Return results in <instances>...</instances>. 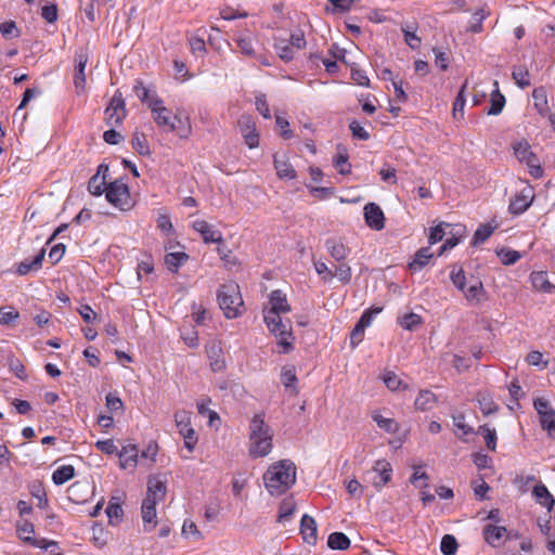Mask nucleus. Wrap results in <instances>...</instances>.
<instances>
[{"mask_svg": "<svg viewBox=\"0 0 555 555\" xmlns=\"http://www.w3.org/2000/svg\"><path fill=\"white\" fill-rule=\"evenodd\" d=\"M106 181L104 178H99V175H93L88 182V191L95 196H100L105 192Z\"/></svg>", "mask_w": 555, "mask_h": 555, "instance_id": "obj_48", "label": "nucleus"}, {"mask_svg": "<svg viewBox=\"0 0 555 555\" xmlns=\"http://www.w3.org/2000/svg\"><path fill=\"white\" fill-rule=\"evenodd\" d=\"M158 502H155L151 499H144L142 506H141V513H142V519L144 522V529L145 531H151L155 525H156V504Z\"/></svg>", "mask_w": 555, "mask_h": 555, "instance_id": "obj_18", "label": "nucleus"}, {"mask_svg": "<svg viewBox=\"0 0 555 555\" xmlns=\"http://www.w3.org/2000/svg\"><path fill=\"white\" fill-rule=\"evenodd\" d=\"M392 468L390 463L385 460L376 461L373 468L366 472V477L370 478L376 489H382L391 479Z\"/></svg>", "mask_w": 555, "mask_h": 555, "instance_id": "obj_9", "label": "nucleus"}, {"mask_svg": "<svg viewBox=\"0 0 555 555\" xmlns=\"http://www.w3.org/2000/svg\"><path fill=\"white\" fill-rule=\"evenodd\" d=\"M66 250V246L63 243L55 244L50 253H49V259L51 260L52 264H56L62 257L64 256Z\"/></svg>", "mask_w": 555, "mask_h": 555, "instance_id": "obj_62", "label": "nucleus"}, {"mask_svg": "<svg viewBox=\"0 0 555 555\" xmlns=\"http://www.w3.org/2000/svg\"><path fill=\"white\" fill-rule=\"evenodd\" d=\"M532 495L540 505L546 507L548 511H551L555 505L554 496L542 482H539L533 487Z\"/></svg>", "mask_w": 555, "mask_h": 555, "instance_id": "obj_24", "label": "nucleus"}, {"mask_svg": "<svg viewBox=\"0 0 555 555\" xmlns=\"http://www.w3.org/2000/svg\"><path fill=\"white\" fill-rule=\"evenodd\" d=\"M494 228L495 227H492L489 223L480 224L474 234L473 245H478L486 242L493 233Z\"/></svg>", "mask_w": 555, "mask_h": 555, "instance_id": "obj_45", "label": "nucleus"}, {"mask_svg": "<svg viewBox=\"0 0 555 555\" xmlns=\"http://www.w3.org/2000/svg\"><path fill=\"white\" fill-rule=\"evenodd\" d=\"M270 308L264 309L263 312L269 313H286L291 311V306L287 302L286 295L280 291H272L269 296Z\"/></svg>", "mask_w": 555, "mask_h": 555, "instance_id": "obj_14", "label": "nucleus"}, {"mask_svg": "<svg viewBox=\"0 0 555 555\" xmlns=\"http://www.w3.org/2000/svg\"><path fill=\"white\" fill-rule=\"evenodd\" d=\"M16 531H17L18 538L23 542L28 543V544H30L33 546H36V547H39V548H43V550H48V547L50 545H56V543L53 542V541L48 542L46 540H37V539H35L31 535L35 532V527L28 520H24L23 522H18L16 525Z\"/></svg>", "mask_w": 555, "mask_h": 555, "instance_id": "obj_10", "label": "nucleus"}, {"mask_svg": "<svg viewBox=\"0 0 555 555\" xmlns=\"http://www.w3.org/2000/svg\"><path fill=\"white\" fill-rule=\"evenodd\" d=\"M467 86H468V81L465 80L454 100L453 109H452L454 118H462L464 115V106L466 103L464 92H465Z\"/></svg>", "mask_w": 555, "mask_h": 555, "instance_id": "obj_36", "label": "nucleus"}, {"mask_svg": "<svg viewBox=\"0 0 555 555\" xmlns=\"http://www.w3.org/2000/svg\"><path fill=\"white\" fill-rule=\"evenodd\" d=\"M193 229L201 233L205 243H220L222 242V234L220 231L214 229L205 220H195L193 222Z\"/></svg>", "mask_w": 555, "mask_h": 555, "instance_id": "obj_13", "label": "nucleus"}, {"mask_svg": "<svg viewBox=\"0 0 555 555\" xmlns=\"http://www.w3.org/2000/svg\"><path fill=\"white\" fill-rule=\"evenodd\" d=\"M138 448L137 446L129 444L121 449V451L118 452V456L120 459V465L122 468H126L128 466H135L137 460H138Z\"/></svg>", "mask_w": 555, "mask_h": 555, "instance_id": "obj_28", "label": "nucleus"}, {"mask_svg": "<svg viewBox=\"0 0 555 555\" xmlns=\"http://www.w3.org/2000/svg\"><path fill=\"white\" fill-rule=\"evenodd\" d=\"M465 298L472 302H480L481 295L483 294V285L480 281H477L475 284L470 285L468 288L465 287L464 292H462Z\"/></svg>", "mask_w": 555, "mask_h": 555, "instance_id": "obj_43", "label": "nucleus"}, {"mask_svg": "<svg viewBox=\"0 0 555 555\" xmlns=\"http://www.w3.org/2000/svg\"><path fill=\"white\" fill-rule=\"evenodd\" d=\"M446 227H450V224L446 223V222H441L430 230V233L428 236V242L430 245H434V244L442 241V238L446 235V231H444Z\"/></svg>", "mask_w": 555, "mask_h": 555, "instance_id": "obj_53", "label": "nucleus"}, {"mask_svg": "<svg viewBox=\"0 0 555 555\" xmlns=\"http://www.w3.org/2000/svg\"><path fill=\"white\" fill-rule=\"evenodd\" d=\"M453 425L461 429L463 435H470L474 434L473 427L468 426L465 423V415L463 413H454L452 414Z\"/></svg>", "mask_w": 555, "mask_h": 555, "instance_id": "obj_54", "label": "nucleus"}, {"mask_svg": "<svg viewBox=\"0 0 555 555\" xmlns=\"http://www.w3.org/2000/svg\"><path fill=\"white\" fill-rule=\"evenodd\" d=\"M221 349L216 348L215 346L208 351L209 358L211 360L210 366L212 371H221L225 367V361L220 357Z\"/></svg>", "mask_w": 555, "mask_h": 555, "instance_id": "obj_50", "label": "nucleus"}, {"mask_svg": "<svg viewBox=\"0 0 555 555\" xmlns=\"http://www.w3.org/2000/svg\"><path fill=\"white\" fill-rule=\"evenodd\" d=\"M132 147L140 154V155H150L151 150L147 144L146 137L143 132L134 131L132 141H131Z\"/></svg>", "mask_w": 555, "mask_h": 555, "instance_id": "obj_37", "label": "nucleus"}, {"mask_svg": "<svg viewBox=\"0 0 555 555\" xmlns=\"http://www.w3.org/2000/svg\"><path fill=\"white\" fill-rule=\"evenodd\" d=\"M334 166L338 169L340 175H348L351 170V165L348 163L346 154H339L334 158Z\"/></svg>", "mask_w": 555, "mask_h": 555, "instance_id": "obj_57", "label": "nucleus"}, {"mask_svg": "<svg viewBox=\"0 0 555 555\" xmlns=\"http://www.w3.org/2000/svg\"><path fill=\"white\" fill-rule=\"evenodd\" d=\"M450 279L453 285L461 292H464L466 287V276L464 270L460 267L456 269V266L453 267Z\"/></svg>", "mask_w": 555, "mask_h": 555, "instance_id": "obj_49", "label": "nucleus"}, {"mask_svg": "<svg viewBox=\"0 0 555 555\" xmlns=\"http://www.w3.org/2000/svg\"><path fill=\"white\" fill-rule=\"evenodd\" d=\"M86 66L76 65L75 66V77H74V85L77 90H85L86 86V74H85Z\"/></svg>", "mask_w": 555, "mask_h": 555, "instance_id": "obj_61", "label": "nucleus"}, {"mask_svg": "<svg viewBox=\"0 0 555 555\" xmlns=\"http://www.w3.org/2000/svg\"><path fill=\"white\" fill-rule=\"evenodd\" d=\"M514 154L519 162H525L529 167H534V163H538L535 154L526 141L514 145Z\"/></svg>", "mask_w": 555, "mask_h": 555, "instance_id": "obj_23", "label": "nucleus"}, {"mask_svg": "<svg viewBox=\"0 0 555 555\" xmlns=\"http://www.w3.org/2000/svg\"><path fill=\"white\" fill-rule=\"evenodd\" d=\"M103 140L111 145L119 144L124 141V137L121 133L116 131L115 129H108L103 133Z\"/></svg>", "mask_w": 555, "mask_h": 555, "instance_id": "obj_64", "label": "nucleus"}, {"mask_svg": "<svg viewBox=\"0 0 555 555\" xmlns=\"http://www.w3.org/2000/svg\"><path fill=\"white\" fill-rule=\"evenodd\" d=\"M46 250L42 248L33 260H23L17 264V273L20 275H26L30 271H38L42 267V261L44 259Z\"/></svg>", "mask_w": 555, "mask_h": 555, "instance_id": "obj_25", "label": "nucleus"}, {"mask_svg": "<svg viewBox=\"0 0 555 555\" xmlns=\"http://www.w3.org/2000/svg\"><path fill=\"white\" fill-rule=\"evenodd\" d=\"M349 129L354 139L363 140V141H366L370 139V133L357 120H352L349 124Z\"/></svg>", "mask_w": 555, "mask_h": 555, "instance_id": "obj_55", "label": "nucleus"}, {"mask_svg": "<svg viewBox=\"0 0 555 555\" xmlns=\"http://www.w3.org/2000/svg\"><path fill=\"white\" fill-rule=\"evenodd\" d=\"M325 247L330 255L339 262L346 259L350 253V248H348L341 241L336 238H327L325 241Z\"/></svg>", "mask_w": 555, "mask_h": 555, "instance_id": "obj_22", "label": "nucleus"}, {"mask_svg": "<svg viewBox=\"0 0 555 555\" xmlns=\"http://www.w3.org/2000/svg\"><path fill=\"white\" fill-rule=\"evenodd\" d=\"M233 42V49L237 48L242 53L251 55L255 53L253 37H230Z\"/></svg>", "mask_w": 555, "mask_h": 555, "instance_id": "obj_41", "label": "nucleus"}, {"mask_svg": "<svg viewBox=\"0 0 555 555\" xmlns=\"http://www.w3.org/2000/svg\"><path fill=\"white\" fill-rule=\"evenodd\" d=\"M459 544L456 539L451 534H444L441 539L440 550L443 555H454Z\"/></svg>", "mask_w": 555, "mask_h": 555, "instance_id": "obj_47", "label": "nucleus"}, {"mask_svg": "<svg viewBox=\"0 0 555 555\" xmlns=\"http://www.w3.org/2000/svg\"><path fill=\"white\" fill-rule=\"evenodd\" d=\"M364 218L366 224L373 230L379 231L385 227L384 212L375 203H367L364 206Z\"/></svg>", "mask_w": 555, "mask_h": 555, "instance_id": "obj_12", "label": "nucleus"}, {"mask_svg": "<svg viewBox=\"0 0 555 555\" xmlns=\"http://www.w3.org/2000/svg\"><path fill=\"white\" fill-rule=\"evenodd\" d=\"M495 90L491 93V106L488 109V115H499L505 105V96L499 91L498 81H494Z\"/></svg>", "mask_w": 555, "mask_h": 555, "instance_id": "obj_29", "label": "nucleus"}, {"mask_svg": "<svg viewBox=\"0 0 555 555\" xmlns=\"http://www.w3.org/2000/svg\"><path fill=\"white\" fill-rule=\"evenodd\" d=\"M274 49L278 55L285 62L293 60L294 49L287 38H279L274 42Z\"/></svg>", "mask_w": 555, "mask_h": 555, "instance_id": "obj_30", "label": "nucleus"}, {"mask_svg": "<svg viewBox=\"0 0 555 555\" xmlns=\"http://www.w3.org/2000/svg\"><path fill=\"white\" fill-rule=\"evenodd\" d=\"M498 255L502 263L506 266L514 264L520 258V254L512 249H502Z\"/></svg>", "mask_w": 555, "mask_h": 555, "instance_id": "obj_58", "label": "nucleus"}, {"mask_svg": "<svg viewBox=\"0 0 555 555\" xmlns=\"http://www.w3.org/2000/svg\"><path fill=\"white\" fill-rule=\"evenodd\" d=\"M433 52L435 54L436 66L439 67L440 70L446 72L449 68L450 64L449 49L434 47Z\"/></svg>", "mask_w": 555, "mask_h": 555, "instance_id": "obj_40", "label": "nucleus"}, {"mask_svg": "<svg viewBox=\"0 0 555 555\" xmlns=\"http://www.w3.org/2000/svg\"><path fill=\"white\" fill-rule=\"evenodd\" d=\"M533 406L539 414L542 428L547 431L550 437H553L555 435V410L544 398H537Z\"/></svg>", "mask_w": 555, "mask_h": 555, "instance_id": "obj_8", "label": "nucleus"}, {"mask_svg": "<svg viewBox=\"0 0 555 555\" xmlns=\"http://www.w3.org/2000/svg\"><path fill=\"white\" fill-rule=\"evenodd\" d=\"M531 204V191H522L511 199L508 210L513 215H520L525 212Z\"/></svg>", "mask_w": 555, "mask_h": 555, "instance_id": "obj_21", "label": "nucleus"}, {"mask_svg": "<svg viewBox=\"0 0 555 555\" xmlns=\"http://www.w3.org/2000/svg\"><path fill=\"white\" fill-rule=\"evenodd\" d=\"M240 131L244 138L245 144L249 149H255L259 145V133L256 129V124L251 116L243 115L238 119Z\"/></svg>", "mask_w": 555, "mask_h": 555, "instance_id": "obj_11", "label": "nucleus"}, {"mask_svg": "<svg viewBox=\"0 0 555 555\" xmlns=\"http://www.w3.org/2000/svg\"><path fill=\"white\" fill-rule=\"evenodd\" d=\"M127 112L121 92L117 90L105 109V121L108 126H119L126 118Z\"/></svg>", "mask_w": 555, "mask_h": 555, "instance_id": "obj_7", "label": "nucleus"}, {"mask_svg": "<svg viewBox=\"0 0 555 555\" xmlns=\"http://www.w3.org/2000/svg\"><path fill=\"white\" fill-rule=\"evenodd\" d=\"M422 322L421 315L413 312L406 313L399 319L400 326L408 331H414Z\"/></svg>", "mask_w": 555, "mask_h": 555, "instance_id": "obj_44", "label": "nucleus"}, {"mask_svg": "<svg viewBox=\"0 0 555 555\" xmlns=\"http://www.w3.org/2000/svg\"><path fill=\"white\" fill-rule=\"evenodd\" d=\"M512 77L515 81V83L520 89H526L530 86V79H529V70L524 65H518L513 67Z\"/></svg>", "mask_w": 555, "mask_h": 555, "instance_id": "obj_34", "label": "nucleus"}, {"mask_svg": "<svg viewBox=\"0 0 555 555\" xmlns=\"http://www.w3.org/2000/svg\"><path fill=\"white\" fill-rule=\"evenodd\" d=\"M273 164L280 179L293 180L297 177L296 170L285 155L275 154Z\"/></svg>", "mask_w": 555, "mask_h": 555, "instance_id": "obj_15", "label": "nucleus"}, {"mask_svg": "<svg viewBox=\"0 0 555 555\" xmlns=\"http://www.w3.org/2000/svg\"><path fill=\"white\" fill-rule=\"evenodd\" d=\"M153 118L157 126L166 127L168 131L176 130V121L182 124V119L177 115H172L169 108L160 109L153 114Z\"/></svg>", "mask_w": 555, "mask_h": 555, "instance_id": "obj_19", "label": "nucleus"}, {"mask_svg": "<svg viewBox=\"0 0 555 555\" xmlns=\"http://www.w3.org/2000/svg\"><path fill=\"white\" fill-rule=\"evenodd\" d=\"M266 489L272 495L287 491L296 481V466L289 460L271 465L263 475Z\"/></svg>", "mask_w": 555, "mask_h": 555, "instance_id": "obj_1", "label": "nucleus"}, {"mask_svg": "<svg viewBox=\"0 0 555 555\" xmlns=\"http://www.w3.org/2000/svg\"><path fill=\"white\" fill-rule=\"evenodd\" d=\"M531 283L532 286L540 292L552 294L555 293V285H553L548 280L545 272H533L531 274Z\"/></svg>", "mask_w": 555, "mask_h": 555, "instance_id": "obj_26", "label": "nucleus"}, {"mask_svg": "<svg viewBox=\"0 0 555 555\" xmlns=\"http://www.w3.org/2000/svg\"><path fill=\"white\" fill-rule=\"evenodd\" d=\"M433 256L430 247H422L416 251L413 261L409 263V268L413 271H420L429 262Z\"/></svg>", "mask_w": 555, "mask_h": 555, "instance_id": "obj_27", "label": "nucleus"}, {"mask_svg": "<svg viewBox=\"0 0 555 555\" xmlns=\"http://www.w3.org/2000/svg\"><path fill=\"white\" fill-rule=\"evenodd\" d=\"M105 196L108 203L121 210L131 207L129 188L126 183L118 180L111 182L105 189Z\"/></svg>", "mask_w": 555, "mask_h": 555, "instance_id": "obj_5", "label": "nucleus"}, {"mask_svg": "<svg viewBox=\"0 0 555 555\" xmlns=\"http://www.w3.org/2000/svg\"><path fill=\"white\" fill-rule=\"evenodd\" d=\"M382 378L386 387L391 391L399 390L401 387L403 389L408 387L406 385L403 384L402 379L392 371H385L383 373Z\"/></svg>", "mask_w": 555, "mask_h": 555, "instance_id": "obj_38", "label": "nucleus"}, {"mask_svg": "<svg viewBox=\"0 0 555 555\" xmlns=\"http://www.w3.org/2000/svg\"><path fill=\"white\" fill-rule=\"evenodd\" d=\"M175 423L179 429V434L184 439V447L189 452H193L197 442V436L194 428L191 426V413L185 410H180L175 413Z\"/></svg>", "mask_w": 555, "mask_h": 555, "instance_id": "obj_6", "label": "nucleus"}, {"mask_svg": "<svg viewBox=\"0 0 555 555\" xmlns=\"http://www.w3.org/2000/svg\"><path fill=\"white\" fill-rule=\"evenodd\" d=\"M217 299L225 318L234 319L241 314L240 308L243 306V299L236 283L230 282L221 285L217 292Z\"/></svg>", "mask_w": 555, "mask_h": 555, "instance_id": "obj_3", "label": "nucleus"}, {"mask_svg": "<svg viewBox=\"0 0 555 555\" xmlns=\"http://www.w3.org/2000/svg\"><path fill=\"white\" fill-rule=\"evenodd\" d=\"M167 487L166 481L158 477H150L147 481V492L145 499H151L155 502L163 501L166 495Z\"/></svg>", "mask_w": 555, "mask_h": 555, "instance_id": "obj_17", "label": "nucleus"}, {"mask_svg": "<svg viewBox=\"0 0 555 555\" xmlns=\"http://www.w3.org/2000/svg\"><path fill=\"white\" fill-rule=\"evenodd\" d=\"M300 533L307 544L314 545L317 543V522L314 518L308 514L301 517Z\"/></svg>", "mask_w": 555, "mask_h": 555, "instance_id": "obj_16", "label": "nucleus"}, {"mask_svg": "<svg viewBox=\"0 0 555 555\" xmlns=\"http://www.w3.org/2000/svg\"><path fill=\"white\" fill-rule=\"evenodd\" d=\"M75 476V468L72 465H63L56 468L52 474V481L60 486L64 485Z\"/></svg>", "mask_w": 555, "mask_h": 555, "instance_id": "obj_31", "label": "nucleus"}, {"mask_svg": "<svg viewBox=\"0 0 555 555\" xmlns=\"http://www.w3.org/2000/svg\"><path fill=\"white\" fill-rule=\"evenodd\" d=\"M272 440L273 433L263 414H255L249 424V455L253 459L267 456L273 448Z\"/></svg>", "mask_w": 555, "mask_h": 555, "instance_id": "obj_2", "label": "nucleus"}, {"mask_svg": "<svg viewBox=\"0 0 555 555\" xmlns=\"http://www.w3.org/2000/svg\"><path fill=\"white\" fill-rule=\"evenodd\" d=\"M476 434L483 436L486 446L489 450L495 451L496 431L494 428H490L488 425H481L478 427Z\"/></svg>", "mask_w": 555, "mask_h": 555, "instance_id": "obj_39", "label": "nucleus"}, {"mask_svg": "<svg viewBox=\"0 0 555 555\" xmlns=\"http://www.w3.org/2000/svg\"><path fill=\"white\" fill-rule=\"evenodd\" d=\"M189 259V255L185 253H169L165 257V263L168 270L177 272L183 262Z\"/></svg>", "mask_w": 555, "mask_h": 555, "instance_id": "obj_35", "label": "nucleus"}, {"mask_svg": "<svg viewBox=\"0 0 555 555\" xmlns=\"http://www.w3.org/2000/svg\"><path fill=\"white\" fill-rule=\"evenodd\" d=\"M506 528L503 526H495L492 524H488L482 529V535L485 541L493 547L500 545V541L506 533Z\"/></svg>", "mask_w": 555, "mask_h": 555, "instance_id": "obj_20", "label": "nucleus"}, {"mask_svg": "<svg viewBox=\"0 0 555 555\" xmlns=\"http://www.w3.org/2000/svg\"><path fill=\"white\" fill-rule=\"evenodd\" d=\"M281 380L286 388L292 389L294 395L298 393V389L295 386L297 377L294 367H284L282 371Z\"/></svg>", "mask_w": 555, "mask_h": 555, "instance_id": "obj_42", "label": "nucleus"}, {"mask_svg": "<svg viewBox=\"0 0 555 555\" xmlns=\"http://www.w3.org/2000/svg\"><path fill=\"white\" fill-rule=\"evenodd\" d=\"M351 275V268L347 263L340 262L338 266H336L334 276H337V279L344 284L350 282Z\"/></svg>", "mask_w": 555, "mask_h": 555, "instance_id": "obj_52", "label": "nucleus"}, {"mask_svg": "<svg viewBox=\"0 0 555 555\" xmlns=\"http://www.w3.org/2000/svg\"><path fill=\"white\" fill-rule=\"evenodd\" d=\"M95 447L105 454H114L118 452V449L112 439L99 440L96 441Z\"/></svg>", "mask_w": 555, "mask_h": 555, "instance_id": "obj_63", "label": "nucleus"}, {"mask_svg": "<svg viewBox=\"0 0 555 555\" xmlns=\"http://www.w3.org/2000/svg\"><path fill=\"white\" fill-rule=\"evenodd\" d=\"M8 363L10 370L14 372L16 377H18L20 379H26L27 375L25 373V366L18 359H16L15 357H10L8 359Z\"/></svg>", "mask_w": 555, "mask_h": 555, "instance_id": "obj_56", "label": "nucleus"}, {"mask_svg": "<svg viewBox=\"0 0 555 555\" xmlns=\"http://www.w3.org/2000/svg\"><path fill=\"white\" fill-rule=\"evenodd\" d=\"M373 420L380 429H383L387 433L392 434L399 429V425L393 418H388V417H384L379 414H374Z\"/></svg>", "mask_w": 555, "mask_h": 555, "instance_id": "obj_46", "label": "nucleus"}, {"mask_svg": "<svg viewBox=\"0 0 555 555\" xmlns=\"http://www.w3.org/2000/svg\"><path fill=\"white\" fill-rule=\"evenodd\" d=\"M263 319L269 331L279 337L278 344L283 347L281 352L288 353L293 349V343L289 340V338L293 339L291 326L283 323L281 313L263 312Z\"/></svg>", "mask_w": 555, "mask_h": 555, "instance_id": "obj_4", "label": "nucleus"}, {"mask_svg": "<svg viewBox=\"0 0 555 555\" xmlns=\"http://www.w3.org/2000/svg\"><path fill=\"white\" fill-rule=\"evenodd\" d=\"M365 326L362 323H358L354 325L353 330L350 334V344L352 347L359 345L363 340Z\"/></svg>", "mask_w": 555, "mask_h": 555, "instance_id": "obj_60", "label": "nucleus"}, {"mask_svg": "<svg viewBox=\"0 0 555 555\" xmlns=\"http://www.w3.org/2000/svg\"><path fill=\"white\" fill-rule=\"evenodd\" d=\"M327 545L332 550H347L350 546V539L343 532H333L328 535Z\"/></svg>", "mask_w": 555, "mask_h": 555, "instance_id": "obj_32", "label": "nucleus"}, {"mask_svg": "<svg viewBox=\"0 0 555 555\" xmlns=\"http://www.w3.org/2000/svg\"><path fill=\"white\" fill-rule=\"evenodd\" d=\"M106 408L111 412H117L124 409V403L117 395L109 392L106 396Z\"/></svg>", "mask_w": 555, "mask_h": 555, "instance_id": "obj_59", "label": "nucleus"}, {"mask_svg": "<svg viewBox=\"0 0 555 555\" xmlns=\"http://www.w3.org/2000/svg\"><path fill=\"white\" fill-rule=\"evenodd\" d=\"M191 52L196 57H202L206 53V41L203 37H192L189 41Z\"/></svg>", "mask_w": 555, "mask_h": 555, "instance_id": "obj_51", "label": "nucleus"}, {"mask_svg": "<svg viewBox=\"0 0 555 555\" xmlns=\"http://www.w3.org/2000/svg\"><path fill=\"white\" fill-rule=\"evenodd\" d=\"M436 401V396L429 390L420 391L415 399L414 405L417 410L427 411L430 410Z\"/></svg>", "mask_w": 555, "mask_h": 555, "instance_id": "obj_33", "label": "nucleus"}]
</instances>
